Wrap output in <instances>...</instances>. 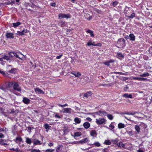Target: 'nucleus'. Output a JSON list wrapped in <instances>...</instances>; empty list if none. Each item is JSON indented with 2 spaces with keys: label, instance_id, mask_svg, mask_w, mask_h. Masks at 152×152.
I'll list each match as a JSON object with an SVG mask.
<instances>
[{
  "label": "nucleus",
  "instance_id": "nucleus-1",
  "mask_svg": "<svg viewBox=\"0 0 152 152\" xmlns=\"http://www.w3.org/2000/svg\"><path fill=\"white\" fill-rule=\"evenodd\" d=\"M125 46V42L124 39L122 38L119 39L117 42V45H115L116 47L118 48H123Z\"/></svg>",
  "mask_w": 152,
  "mask_h": 152
},
{
  "label": "nucleus",
  "instance_id": "nucleus-2",
  "mask_svg": "<svg viewBox=\"0 0 152 152\" xmlns=\"http://www.w3.org/2000/svg\"><path fill=\"white\" fill-rule=\"evenodd\" d=\"M13 88L14 90L18 91H20L21 89L18 83H15L13 86Z\"/></svg>",
  "mask_w": 152,
  "mask_h": 152
},
{
  "label": "nucleus",
  "instance_id": "nucleus-3",
  "mask_svg": "<svg viewBox=\"0 0 152 152\" xmlns=\"http://www.w3.org/2000/svg\"><path fill=\"white\" fill-rule=\"evenodd\" d=\"M59 18H70L71 17V16L69 14H60L58 15Z\"/></svg>",
  "mask_w": 152,
  "mask_h": 152
},
{
  "label": "nucleus",
  "instance_id": "nucleus-4",
  "mask_svg": "<svg viewBox=\"0 0 152 152\" xmlns=\"http://www.w3.org/2000/svg\"><path fill=\"white\" fill-rule=\"evenodd\" d=\"M9 55L12 57H15L17 58H18L20 59H21V58L19 56L17 53L15 52H10L9 53Z\"/></svg>",
  "mask_w": 152,
  "mask_h": 152
},
{
  "label": "nucleus",
  "instance_id": "nucleus-5",
  "mask_svg": "<svg viewBox=\"0 0 152 152\" xmlns=\"http://www.w3.org/2000/svg\"><path fill=\"white\" fill-rule=\"evenodd\" d=\"M116 143V145L118 146L120 148H125V145L121 142H118L116 141H115V143Z\"/></svg>",
  "mask_w": 152,
  "mask_h": 152
},
{
  "label": "nucleus",
  "instance_id": "nucleus-6",
  "mask_svg": "<svg viewBox=\"0 0 152 152\" xmlns=\"http://www.w3.org/2000/svg\"><path fill=\"white\" fill-rule=\"evenodd\" d=\"M5 36L7 38L13 39L14 38V34L9 32L6 33Z\"/></svg>",
  "mask_w": 152,
  "mask_h": 152
},
{
  "label": "nucleus",
  "instance_id": "nucleus-7",
  "mask_svg": "<svg viewBox=\"0 0 152 152\" xmlns=\"http://www.w3.org/2000/svg\"><path fill=\"white\" fill-rule=\"evenodd\" d=\"M63 112L64 113H68L70 114L71 113L72 110L70 108H65L63 109Z\"/></svg>",
  "mask_w": 152,
  "mask_h": 152
},
{
  "label": "nucleus",
  "instance_id": "nucleus-8",
  "mask_svg": "<svg viewBox=\"0 0 152 152\" xmlns=\"http://www.w3.org/2000/svg\"><path fill=\"white\" fill-rule=\"evenodd\" d=\"M92 94V93L91 91H89L87 92L86 93L84 94L83 96L86 98H90Z\"/></svg>",
  "mask_w": 152,
  "mask_h": 152
},
{
  "label": "nucleus",
  "instance_id": "nucleus-9",
  "mask_svg": "<svg viewBox=\"0 0 152 152\" xmlns=\"http://www.w3.org/2000/svg\"><path fill=\"white\" fill-rule=\"evenodd\" d=\"M70 73L74 75L76 77H79L81 75V73L79 72H71Z\"/></svg>",
  "mask_w": 152,
  "mask_h": 152
},
{
  "label": "nucleus",
  "instance_id": "nucleus-10",
  "mask_svg": "<svg viewBox=\"0 0 152 152\" xmlns=\"http://www.w3.org/2000/svg\"><path fill=\"white\" fill-rule=\"evenodd\" d=\"M96 123L99 124H103L105 121V119L104 118H101L99 120H98L96 119Z\"/></svg>",
  "mask_w": 152,
  "mask_h": 152
},
{
  "label": "nucleus",
  "instance_id": "nucleus-11",
  "mask_svg": "<svg viewBox=\"0 0 152 152\" xmlns=\"http://www.w3.org/2000/svg\"><path fill=\"white\" fill-rule=\"evenodd\" d=\"M133 79L135 80H138L139 81H145L148 80L146 78L138 77H134L133 78Z\"/></svg>",
  "mask_w": 152,
  "mask_h": 152
},
{
  "label": "nucleus",
  "instance_id": "nucleus-12",
  "mask_svg": "<svg viewBox=\"0 0 152 152\" xmlns=\"http://www.w3.org/2000/svg\"><path fill=\"white\" fill-rule=\"evenodd\" d=\"M128 11L130 12H132V10L131 9H129V7H126L125 9L124 10V13L126 15H129V13H128Z\"/></svg>",
  "mask_w": 152,
  "mask_h": 152
},
{
  "label": "nucleus",
  "instance_id": "nucleus-13",
  "mask_svg": "<svg viewBox=\"0 0 152 152\" xmlns=\"http://www.w3.org/2000/svg\"><path fill=\"white\" fill-rule=\"evenodd\" d=\"M23 102L26 104H28L30 103V100L24 97L23 99Z\"/></svg>",
  "mask_w": 152,
  "mask_h": 152
},
{
  "label": "nucleus",
  "instance_id": "nucleus-14",
  "mask_svg": "<svg viewBox=\"0 0 152 152\" xmlns=\"http://www.w3.org/2000/svg\"><path fill=\"white\" fill-rule=\"evenodd\" d=\"M35 91L38 94H44V91L39 89V88H37L35 89Z\"/></svg>",
  "mask_w": 152,
  "mask_h": 152
},
{
  "label": "nucleus",
  "instance_id": "nucleus-15",
  "mask_svg": "<svg viewBox=\"0 0 152 152\" xmlns=\"http://www.w3.org/2000/svg\"><path fill=\"white\" fill-rule=\"evenodd\" d=\"M1 58L2 59V61L3 59L6 60L7 61H8L10 59V57L4 55H2L1 56Z\"/></svg>",
  "mask_w": 152,
  "mask_h": 152
},
{
  "label": "nucleus",
  "instance_id": "nucleus-16",
  "mask_svg": "<svg viewBox=\"0 0 152 152\" xmlns=\"http://www.w3.org/2000/svg\"><path fill=\"white\" fill-rule=\"evenodd\" d=\"M96 113L98 115H106V113L102 111H99L98 112H96Z\"/></svg>",
  "mask_w": 152,
  "mask_h": 152
},
{
  "label": "nucleus",
  "instance_id": "nucleus-17",
  "mask_svg": "<svg viewBox=\"0 0 152 152\" xmlns=\"http://www.w3.org/2000/svg\"><path fill=\"white\" fill-rule=\"evenodd\" d=\"M90 124L88 122H85L83 124V126L86 129H87L90 126Z\"/></svg>",
  "mask_w": 152,
  "mask_h": 152
},
{
  "label": "nucleus",
  "instance_id": "nucleus-18",
  "mask_svg": "<svg viewBox=\"0 0 152 152\" xmlns=\"http://www.w3.org/2000/svg\"><path fill=\"white\" fill-rule=\"evenodd\" d=\"M129 38H130V39L132 41H134L135 39V37L133 34H129Z\"/></svg>",
  "mask_w": 152,
  "mask_h": 152
},
{
  "label": "nucleus",
  "instance_id": "nucleus-19",
  "mask_svg": "<svg viewBox=\"0 0 152 152\" xmlns=\"http://www.w3.org/2000/svg\"><path fill=\"white\" fill-rule=\"evenodd\" d=\"M15 3L14 0H11V1L10 2V1H8L4 3V4L6 5H9L10 4L11 5H12L13 4Z\"/></svg>",
  "mask_w": 152,
  "mask_h": 152
},
{
  "label": "nucleus",
  "instance_id": "nucleus-20",
  "mask_svg": "<svg viewBox=\"0 0 152 152\" xmlns=\"http://www.w3.org/2000/svg\"><path fill=\"white\" fill-rule=\"evenodd\" d=\"M88 141V138H86L79 141V142L81 144H83V143H86Z\"/></svg>",
  "mask_w": 152,
  "mask_h": 152
},
{
  "label": "nucleus",
  "instance_id": "nucleus-21",
  "mask_svg": "<svg viewBox=\"0 0 152 152\" xmlns=\"http://www.w3.org/2000/svg\"><path fill=\"white\" fill-rule=\"evenodd\" d=\"M63 147V146L61 145H59L56 150V152H60L62 150Z\"/></svg>",
  "mask_w": 152,
  "mask_h": 152
},
{
  "label": "nucleus",
  "instance_id": "nucleus-22",
  "mask_svg": "<svg viewBox=\"0 0 152 152\" xmlns=\"http://www.w3.org/2000/svg\"><path fill=\"white\" fill-rule=\"evenodd\" d=\"M131 15H126V16H127L129 19H132L135 16V14L134 13L132 12Z\"/></svg>",
  "mask_w": 152,
  "mask_h": 152
},
{
  "label": "nucleus",
  "instance_id": "nucleus-23",
  "mask_svg": "<svg viewBox=\"0 0 152 152\" xmlns=\"http://www.w3.org/2000/svg\"><path fill=\"white\" fill-rule=\"evenodd\" d=\"M114 61V60H110L109 61H106L104 63V64L108 66H109L110 65V63H112Z\"/></svg>",
  "mask_w": 152,
  "mask_h": 152
},
{
  "label": "nucleus",
  "instance_id": "nucleus-24",
  "mask_svg": "<svg viewBox=\"0 0 152 152\" xmlns=\"http://www.w3.org/2000/svg\"><path fill=\"white\" fill-rule=\"evenodd\" d=\"M75 122L77 124H79L81 122V119L78 117H76L74 118Z\"/></svg>",
  "mask_w": 152,
  "mask_h": 152
},
{
  "label": "nucleus",
  "instance_id": "nucleus-25",
  "mask_svg": "<svg viewBox=\"0 0 152 152\" xmlns=\"http://www.w3.org/2000/svg\"><path fill=\"white\" fill-rule=\"evenodd\" d=\"M123 96L124 97H125L126 98H132V96L131 94H124L123 95Z\"/></svg>",
  "mask_w": 152,
  "mask_h": 152
},
{
  "label": "nucleus",
  "instance_id": "nucleus-26",
  "mask_svg": "<svg viewBox=\"0 0 152 152\" xmlns=\"http://www.w3.org/2000/svg\"><path fill=\"white\" fill-rule=\"evenodd\" d=\"M150 74L148 72H146L140 75V77H148L149 76Z\"/></svg>",
  "mask_w": 152,
  "mask_h": 152
},
{
  "label": "nucleus",
  "instance_id": "nucleus-27",
  "mask_svg": "<svg viewBox=\"0 0 152 152\" xmlns=\"http://www.w3.org/2000/svg\"><path fill=\"white\" fill-rule=\"evenodd\" d=\"M20 24V23L19 22H17L16 23H13L12 25L15 28H16L17 26H18Z\"/></svg>",
  "mask_w": 152,
  "mask_h": 152
},
{
  "label": "nucleus",
  "instance_id": "nucleus-28",
  "mask_svg": "<svg viewBox=\"0 0 152 152\" xmlns=\"http://www.w3.org/2000/svg\"><path fill=\"white\" fill-rule=\"evenodd\" d=\"M125 127V125L124 124L121 123L119 124L118 125V127L119 129L124 128Z\"/></svg>",
  "mask_w": 152,
  "mask_h": 152
},
{
  "label": "nucleus",
  "instance_id": "nucleus-29",
  "mask_svg": "<svg viewBox=\"0 0 152 152\" xmlns=\"http://www.w3.org/2000/svg\"><path fill=\"white\" fill-rule=\"evenodd\" d=\"M16 69L15 68H12L10 70L8 71V72L11 73H15L16 72Z\"/></svg>",
  "mask_w": 152,
  "mask_h": 152
},
{
  "label": "nucleus",
  "instance_id": "nucleus-30",
  "mask_svg": "<svg viewBox=\"0 0 152 152\" xmlns=\"http://www.w3.org/2000/svg\"><path fill=\"white\" fill-rule=\"evenodd\" d=\"M34 145H41L42 144V143L40 142V141L39 140H37L34 141Z\"/></svg>",
  "mask_w": 152,
  "mask_h": 152
},
{
  "label": "nucleus",
  "instance_id": "nucleus-31",
  "mask_svg": "<svg viewBox=\"0 0 152 152\" xmlns=\"http://www.w3.org/2000/svg\"><path fill=\"white\" fill-rule=\"evenodd\" d=\"M92 145L96 147H99L101 145L100 143L98 142H94Z\"/></svg>",
  "mask_w": 152,
  "mask_h": 152
},
{
  "label": "nucleus",
  "instance_id": "nucleus-32",
  "mask_svg": "<svg viewBox=\"0 0 152 152\" xmlns=\"http://www.w3.org/2000/svg\"><path fill=\"white\" fill-rule=\"evenodd\" d=\"M135 129L137 131V132L139 133L140 132V128L139 126L137 125H136L135 126Z\"/></svg>",
  "mask_w": 152,
  "mask_h": 152
},
{
  "label": "nucleus",
  "instance_id": "nucleus-33",
  "mask_svg": "<svg viewBox=\"0 0 152 152\" xmlns=\"http://www.w3.org/2000/svg\"><path fill=\"white\" fill-rule=\"evenodd\" d=\"M16 34L19 36H22L24 34V33H23V31H17V33Z\"/></svg>",
  "mask_w": 152,
  "mask_h": 152
},
{
  "label": "nucleus",
  "instance_id": "nucleus-34",
  "mask_svg": "<svg viewBox=\"0 0 152 152\" xmlns=\"http://www.w3.org/2000/svg\"><path fill=\"white\" fill-rule=\"evenodd\" d=\"M104 144L107 145H110L111 144V142L109 140H105L104 142Z\"/></svg>",
  "mask_w": 152,
  "mask_h": 152
},
{
  "label": "nucleus",
  "instance_id": "nucleus-35",
  "mask_svg": "<svg viewBox=\"0 0 152 152\" xmlns=\"http://www.w3.org/2000/svg\"><path fill=\"white\" fill-rule=\"evenodd\" d=\"M81 134V133L80 132H76L75 133L74 137H79L80 136Z\"/></svg>",
  "mask_w": 152,
  "mask_h": 152
},
{
  "label": "nucleus",
  "instance_id": "nucleus-36",
  "mask_svg": "<svg viewBox=\"0 0 152 152\" xmlns=\"http://www.w3.org/2000/svg\"><path fill=\"white\" fill-rule=\"evenodd\" d=\"M26 142L28 144H31L32 142L31 139L28 137L26 138Z\"/></svg>",
  "mask_w": 152,
  "mask_h": 152
},
{
  "label": "nucleus",
  "instance_id": "nucleus-37",
  "mask_svg": "<svg viewBox=\"0 0 152 152\" xmlns=\"http://www.w3.org/2000/svg\"><path fill=\"white\" fill-rule=\"evenodd\" d=\"M87 32L90 34L91 37H93L94 36V34L93 33V31H92L90 30H88L87 31Z\"/></svg>",
  "mask_w": 152,
  "mask_h": 152
},
{
  "label": "nucleus",
  "instance_id": "nucleus-38",
  "mask_svg": "<svg viewBox=\"0 0 152 152\" xmlns=\"http://www.w3.org/2000/svg\"><path fill=\"white\" fill-rule=\"evenodd\" d=\"M44 126L45 127V129H49V128L51 127V126L47 124H44Z\"/></svg>",
  "mask_w": 152,
  "mask_h": 152
},
{
  "label": "nucleus",
  "instance_id": "nucleus-39",
  "mask_svg": "<svg viewBox=\"0 0 152 152\" xmlns=\"http://www.w3.org/2000/svg\"><path fill=\"white\" fill-rule=\"evenodd\" d=\"M118 3V2L117 1H115L112 2L111 4V5H112L114 7Z\"/></svg>",
  "mask_w": 152,
  "mask_h": 152
},
{
  "label": "nucleus",
  "instance_id": "nucleus-40",
  "mask_svg": "<svg viewBox=\"0 0 152 152\" xmlns=\"http://www.w3.org/2000/svg\"><path fill=\"white\" fill-rule=\"evenodd\" d=\"M91 135L94 136V135L96 134V132L95 130H93L91 132Z\"/></svg>",
  "mask_w": 152,
  "mask_h": 152
},
{
  "label": "nucleus",
  "instance_id": "nucleus-41",
  "mask_svg": "<svg viewBox=\"0 0 152 152\" xmlns=\"http://www.w3.org/2000/svg\"><path fill=\"white\" fill-rule=\"evenodd\" d=\"M136 113V112L133 113L127 112L124 113V114H126L128 115H134Z\"/></svg>",
  "mask_w": 152,
  "mask_h": 152
},
{
  "label": "nucleus",
  "instance_id": "nucleus-42",
  "mask_svg": "<svg viewBox=\"0 0 152 152\" xmlns=\"http://www.w3.org/2000/svg\"><path fill=\"white\" fill-rule=\"evenodd\" d=\"M107 116L108 118L110 120H112L113 119V117L111 115L108 114Z\"/></svg>",
  "mask_w": 152,
  "mask_h": 152
},
{
  "label": "nucleus",
  "instance_id": "nucleus-43",
  "mask_svg": "<svg viewBox=\"0 0 152 152\" xmlns=\"http://www.w3.org/2000/svg\"><path fill=\"white\" fill-rule=\"evenodd\" d=\"M92 42L93 41L92 40H90L88 42L87 45L88 46L92 45H93L92 44Z\"/></svg>",
  "mask_w": 152,
  "mask_h": 152
},
{
  "label": "nucleus",
  "instance_id": "nucleus-44",
  "mask_svg": "<svg viewBox=\"0 0 152 152\" xmlns=\"http://www.w3.org/2000/svg\"><path fill=\"white\" fill-rule=\"evenodd\" d=\"M15 140L18 141L20 142L22 141V138L21 137H17L16 138Z\"/></svg>",
  "mask_w": 152,
  "mask_h": 152
},
{
  "label": "nucleus",
  "instance_id": "nucleus-45",
  "mask_svg": "<svg viewBox=\"0 0 152 152\" xmlns=\"http://www.w3.org/2000/svg\"><path fill=\"white\" fill-rule=\"evenodd\" d=\"M14 83H13V82H10V83H9V84H8L9 86V87H12V86H13Z\"/></svg>",
  "mask_w": 152,
  "mask_h": 152
},
{
  "label": "nucleus",
  "instance_id": "nucleus-46",
  "mask_svg": "<svg viewBox=\"0 0 152 152\" xmlns=\"http://www.w3.org/2000/svg\"><path fill=\"white\" fill-rule=\"evenodd\" d=\"M23 32V33H27L29 31L27 30V29H25V28H24L23 30L22 31Z\"/></svg>",
  "mask_w": 152,
  "mask_h": 152
},
{
  "label": "nucleus",
  "instance_id": "nucleus-47",
  "mask_svg": "<svg viewBox=\"0 0 152 152\" xmlns=\"http://www.w3.org/2000/svg\"><path fill=\"white\" fill-rule=\"evenodd\" d=\"M64 22L61 21L59 23V24L61 25V27H63L64 25Z\"/></svg>",
  "mask_w": 152,
  "mask_h": 152
},
{
  "label": "nucleus",
  "instance_id": "nucleus-48",
  "mask_svg": "<svg viewBox=\"0 0 152 152\" xmlns=\"http://www.w3.org/2000/svg\"><path fill=\"white\" fill-rule=\"evenodd\" d=\"M54 151V149H48L46 150V152H53Z\"/></svg>",
  "mask_w": 152,
  "mask_h": 152
},
{
  "label": "nucleus",
  "instance_id": "nucleus-49",
  "mask_svg": "<svg viewBox=\"0 0 152 152\" xmlns=\"http://www.w3.org/2000/svg\"><path fill=\"white\" fill-rule=\"evenodd\" d=\"M31 152H41L40 151L35 149H32L31 151Z\"/></svg>",
  "mask_w": 152,
  "mask_h": 152
},
{
  "label": "nucleus",
  "instance_id": "nucleus-50",
  "mask_svg": "<svg viewBox=\"0 0 152 152\" xmlns=\"http://www.w3.org/2000/svg\"><path fill=\"white\" fill-rule=\"evenodd\" d=\"M118 57H124V56L121 54V53H118Z\"/></svg>",
  "mask_w": 152,
  "mask_h": 152
},
{
  "label": "nucleus",
  "instance_id": "nucleus-51",
  "mask_svg": "<svg viewBox=\"0 0 152 152\" xmlns=\"http://www.w3.org/2000/svg\"><path fill=\"white\" fill-rule=\"evenodd\" d=\"M102 152H109V151L108 149L105 148L102 150Z\"/></svg>",
  "mask_w": 152,
  "mask_h": 152
},
{
  "label": "nucleus",
  "instance_id": "nucleus-52",
  "mask_svg": "<svg viewBox=\"0 0 152 152\" xmlns=\"http://www.w3.org/2000/svg\"><path fill=\"white\" fill-rule=\"evenodd\" d=\"M0 73L4 75H7V74L5 73L4 72L2 71L0 69Z\"/></svg>",
  "mask_w": 152,
  "mask_h": 152
},
{
  "label": "nucleus",
  "instance_id": "nucleus-53",
  "mask_svg": "<svg viewBox=\"0 0 152 152\" xmlns=\"http://www.w3.org/2000/svg\"><path fill=\"white\" fill-rule=\"evenodd\" d=\"M109 127L111 128V129H112L114 128V125H113L112 124H110L109 125Z\"/></svg>",
  "mask_w": 152,
  "mask_h": 152
},
{
  "label": "nucleus",
  "instance_id": "nucleus-54",
  "mask_svg": "<svg viewBox=\"0 0 152 152\" xmlns=\"http://www.w3.org/2000/svg\"><path fill=\"white\" fill-rule=\"evenodd\" d=\"M128 134L130 135H132V131H130L127 132Z\"/></svg>",
  "mask_w": 152,
  "mask_h": 152
},
{
  "label": "nucleus",
  "instance_id": "nucleus-55",
  "mask_svg": "<svg viewBox=\"0 0 152 152\" xmlns=\"http://www.w3.org/2000/svg\"><path fill=\"white\" fill-rule=\"evenodd\" d=\"M55 117L57 118H60L61 117L57 114H56L55 115Z\"/></svg>",
  "mask_w": 152,
  "mask_h": 152
},
{
  "label": "nucleus",
  "instance_id": "nucleus-56",
  "mask_svg": "<svg viewBox=\"0 0 152 152\" xmlns=\"http://www.w3.org/2000/svg\"><path fill=\"white\" fill-rule=\"evenodd\" d=\"M51 6L55 7L56 6V3H50Z\"/></svg>",
  "mask_w": 152,
  "mask_h": 152
},
{
  "label": "nucleus",
  "instance_id": "nucleus-57",
  "mask_svg": "<svg viewBox=\"0 0 152 152\" xmlns=\"http://www.w3.org/2000/svg\"><path fill=\"white\" fill-rule=\"evenodd\" d=\"M62 55L61 54L59 56H57L56 57V58L57 59H59L61 58L62 57Z\"/></svg>",
  "mask_w": 152,
  "mask_h": 152
},
{
  "label": "nucleus",
  "instance_id": "nucleus-58",
  "mask_svg": "<svg viewBox=\"0 0 152 152\" xmlns=\"http://www.w3.org/2000/svg\"><path fill=\"white\" fill-rule=\"evenodd\" d=\"M4 135L1 133H0V138H4Z\"/></svg>",
  "mask_w": 152,
  "mask_h": 152
},
{
  "label": "nucleus",
  "instance_id": "nucleus-59",
  "mask_svg": "<svg viewBox=\"0 0 152 152\" xmlns=\"http://www.w3.org/2000/svg\"><path fill=\"white\" fill-rule=\"evenodd\" d=\"M34 128L33 127H31V126H29L28 127V130H30V131H31V130L32 129H34Z\"/></svg>",
  "mask_w": 152,
  "mask_h": 152
},
{
  "label": "nucleus",
  "instance_id": "nucleus-60",
  "mask_svg": "<svg viewBox=\"0 0 152 152\" xmlns=\"http://www.w3.org/2000/svg\"><path fill=\"white\" fill-rule=\"evenodd\" d=\"M86 119L89 121H91L92 120L89 117L87 118Z\"/></svg>",
  "mask_w": 152,
  "mask_h": 152
},
{
  "label": "nucleus",
  "instance_id": "nucleus-61",
  "mask_svg": "<svg viewBox=\"0 0 152 152\" xmlns=\"http://www.w3.org/2000/svg\"><path fill=\"white\" fill-rule=\"evenodd\" d=\"M102 45V44L100 43H98L96 44V46H101Z\"/></svg>",
  "mask_w": 152,
  "mask_h": 152
},
{
  "label": "nucleus",
  "instance_id": "nucleus-62",
  "mask_svg": "<svg viewBox=\"0 0 152 152\" xmlns=\"http://www.w3.org/2000/svg\"><path fill=\"white\" fill-rule=\"evenodd\" d=\"M15 151H17V152H19V151L22 152V151L18 149V148L15 149Z\"/></svg>",
  "mask_w": 152,
  "mask_h": 152
},
{
  "label": "nucleus",
  "instance_id": "nucleus-63",
  "mask_svg": "<svg viewBox=\"0 0 152 152\" xmlns=\"http://www.w3.org/2000/svg\"><path fill=\"white\" fill-rule=\"evenodd\" d=\"M48 145L50 147H51V146H53V144L51 142H50L48 144Z\"/></svg>",
  "mask_w": 152,
  "mask_h": 152
},
{
  "label": "nucleus",
  "instance_id": "nucleus-64",
  "mask_svg": "<svg viewBox=\"0 0 152 152\" xmlns=\"http://www.w3.org/2000/svg\"><path fill=\"white\" fill-rule=\"evenodd\" d=\"M138 152H144L142 150L139 149L138 151Z\"/></svg>",
  "mask_w": 152,
  "mask_h": 152
}]
</instances>
